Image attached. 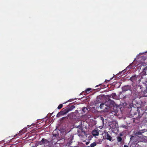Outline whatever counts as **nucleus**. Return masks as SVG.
Wrapping results in <instances>:
<instances>
[{"label":"nucleus","instance_id":"nucleus-18","mask_svg":"<svg viewBox=\"0 0 147 147\" xmlns=\"http://www.w3.org/2000/svg\"><path fill=\"white\" fill-rule=\"evenodd\" d=\"M137 88L138 89L139 88L140 89V91H142V88L141 86V85H138L137 86Z\"/></svg>","mask_w":147,"mask_h":147},{"label":"nucleus","instance_id":"nucleus-27","mask_svg":"<svg viewBox=\"0 0 147 147\" xmlns=\"http://www.w3.org/2000/svg\"><path fill=\"white\" fill-rule=\"evenodd\" d=\"M82 132L84 133V134H85V132L84 131H83L82 129Z\"/></svg>","mask_w":147,"mask_h":147},{"label":"nucleus","instance_id":"nucleus-25","mask_svg":"<svg viewBox=\"0 0 147 147\" xmlns=\"http://www.w3.org/2000/svg\"><path fill=\"white\" fill-rule=\"evenodd\" d=\"M78 136L80 137H82L83 136V135H81L80 134H78Z\"/></svg>","mask_w":147,"mask_h":147},{"label":"nucleus","instance_id":"nucleus-17","mask_svg":"<svg viewBox=\"0 0 147 147\" xmlns=\"http://www.w3.org/2000/svg\"><path fill=\"white\" fill-rule=\"evenodd\" d=\"M78 110H76L75 111V113L76 115V117L77 116L78 117H80V115H79V116H77L78 114V113H79H79L78 112Z\"/></svg>","mask_w":147,"mask_h":147},{"label":"nucleus","instance_id":"nucleus-8","mask_svg":"<svg viewBox=\"0 0 147 147\" xmlns=\"http://www.w3.org/2000/svg\"><path fill=\"white\" fill-rule=\"evenodd\" d=\"M66 114L65 113V112H64V111H60L57 114V117H60L61 116H62V115H65Z\"/></svg>","mask_w":147,"mask_h":147},{"label":"nucleus","instance_id":"nucleus-35","mask_svg":"<svg viewBox=\"0 0 147 147\" xmlns=\"http://www.w3.org/2000/svg\"><path fill=\"white\" fill-rule=\"evenodd\" d=\"M127 126H125V128H126V127H127Z\"/></svg>","mask_w":147,"mask_h":147},{"label":"nucleus","instance_id":"nucleus-20","mask_svg":"<svg viewBox=\"0 0 147 147\" xmlns=\"http://www.w3.org/2000/svg\"><path fill=\"white\" fill-rule=\"evenodd\" d=\"M104 103H102L100 104V109H102L103 108V107L104 106Z\"/></svg>","mask_w":147,"mask_h":147},{"label":"nucleus","instance_id":"nucleus-4","mask_svg":"<svg viewBox=\"0 0 147 147\" xmlns=\"http://www.w3.org/2000/svg\"><path fill=\"white\" fill-rule=\"evenodd\" d=\"M79 111L82 115L85 114L88 112V109L87 107H84L82 108V110H80Z\"/></svg>","mask_w":147,"mask_h":147},{"label":"nucleus","instance_id":"nucleus-36","mask_svg":"<svg viewBox=\"0 0 147 147\" xmlns=\"http://www.w3.org/2000/svg\"><path fill=\"white\" fill-rule=\"evenodd\" d=\"M143 63H142V64H141V65H142V64Z\"/></svg>","mask_w":147,"mask_h":147},{"label":"nucleus","instance_id":"nucleus-10","mask_svg":"<svg viewBox=\"0 0 147 147\" xmlns=\"http://www.w3.org/2000/svg\"><path fill=\"white\" fill-rule=\"evenodd\" d=\"M42 140L43 142V143L44 144H48L49 143L51 142L48 140L47 139L43 138L42 139Z\"/></svg>","mask_w":147,"mask_h":147},{"label":"nucleus","instance_id":"nucleus-37","mask_svg":"<svg viewBox=\"0 0 147 147\" xmlns=\"http://www.w3.org/2000/svg\"><path fill=\"white\" fill-rule=\"evenodd\" d=\"M110 96V97H111V96Z\"/></svg>","mask_w":147,"mask_h":147},{"label":"nucleus","instance_id":"nucleus-31","mask_svg":"<svg viewBox=\"0 0 147 147\" xmlns=\"http://www.w3.org/2000/svg\"><path fill=\"white\" fill-rule=\"evenodd\" d=\"M56 135H57L56 134H53V136H54L56 137Z\"/></svg>","mask_w":147,"mask_h":147},{"label":"nucleus","instance_id":"nucleus-11","mask_svg":"<svg viewBox=\"0 0 147 147\" xmlns=\"http://www.w3.org/2000/svg\"><path fill=\"white\" fill-rule=\"evenodd\" d=\"M92 134L93 136H98L99 133L98 131L96 130H94L92 131Z\"/></svg>","mask_w":147,"mask_h":147},{"label":"nucleus","instance_id":"nucleus-34","mask_svg":"<svg viewBox=\"0 0 147 147\" xmlns=\"http://www.w3.org/2000/svg\"><path fill=\"white\" fill-rule=\"evenodd\" d=\"M91 147L90 146H87V147Z\"/></svg>","mask_w":147,"mask_h":147},{"label":"nucleus","instance_id":"nucleus-30","mask_svg":"<svg viewBox=\"0 0 147 147\" xmlns=\"http://www.w3.org/2000/svg\"><path fill=\"white\" fill-rule=\"evenodd\" d=\"M98 103H95V105L96 106L97 105L98 106Z\"/></svg>","mask_w":147,"mask_h":147},{"label":"nucleus","instance_id":"nucleus-1","mask_svg":"<svg viewBox=\"0 0 147 147\" xmlns=\"http://www.w3.org/2000/svg\"><path fill=\"white\" fill-rule=\"evenodd\" d=\"M107 102L109 104L108 106L106 105L108 107H111V113L114 115L117 114L119 111V106L117 105L113 100H111L110 98L108 99L107 102H106V103Z\"/></svg>","mask_w":147,"mask_h":147},{"label":"nucleus","instance_id":"nucleus-14","mask_svg":"<svg viewBox=\"0 0 147 147\" xmlns=\"http://www.w3.org/2000/svg\"><path fill=\"white\" fill-rule=\"evenodd\" d=\"M91 88H88L86 89L85 91V92L87 93H89L91 91Z\"/></svg>","mask_w":147,"mask_h":147},{"label":"nucleus","instance_id":"nucleus-9","mask_svg":"<svg viewBox=\"0 0 147 147\" xmlns=\"http://www.w3.org/2000/svg\"><path fill=\"white\" fill-rule=\"evenodd\" d=\"M147 131V130L146 129H143L142 130H139L138 131L136 132V134L139 135H141L142 134L145 132Z\"/></svg>","mask_w":147,"mask_h":147},{"label":"nucleus","instance_id":"nucleus-6","mask_svg":"<svg viewBox=\"0 0 147 147\" xmlns=\"http://www.w3.org/2000/svg\"><path fill=\"white\" fill-rule=\"evenodd\" d=\"M137 78L138 76H137L136 75H134L131 77L130 78L129 80L131 81H132L133 83H135L137 81Z\"/></svg>","mask_w":147,"mask_h":147},{"label":"nucleus","instance_id":"nucleus-7","mask_svg":"<svg viewBox=\"0 0 147 147\" xmlns=\"http://www.w3.org/2000/svg\"><path fill=\"white\" fill-rule=\"evenodd\" d=\"M139 94H142V95L140 97V98L142 97H147V90H145L143 92H139Z\"/></svg>","mask_w":147,"mask_h":147},{"label":"nucleus","instance_id":"nucleus-3","mask_svg":"<svg viewBox=\"0 0 147 147\" xmlns=\"http://www.w3.org/2000/svg\"><path fill=\"white\" fill-rule=\"evenodd\" d=\"M75 107V106L74 105H72L71 106H68L67 108L65 109L64 111L66 114L69 111H72Z\"/></svg>","mask_w":147,"mask_h":147},{"label":"nucleus","instance_id":"nucleus-16","mask_svg":"<svg viewBox=\"0 0 147 147\" xmlns=\"http://www.w3.org/2000/svg\"><path fill=\"white\" fill-rule=\"evenodd\" d=\"M43 141H42V139L40 141L38 142V144L39 145H42L44 144L43 143Z\"/></svg>","mask_w":147,"mask_h":147},{"label":"nucleus","instance_id":"nucleus-12","mask_svg":"<svg viewBox=\"0 0 147 147\" xmlns=\"http://www.w3.org/2000/svg\"><path fill=\"white\" fill-rule=\"evenodd\" d=\"M104 139H98L97 141L96 142V144H100L102 143V141Z\"/></svg>","mask_w":147,"mask_h":147},{"label":"nucleus","instance_id":"nucleus-24","mask_svg":"<svg viewBox=\"0 0 147 147\" xmlns=\"http://www.w3.org/2000/svg\"><path fill=\"white\" fill-rule=\"evenodd\" d=\"M127 97V96H123L122 97V98H123V99L126 98Z\"/></svg>","mask_w":147,"mask_h":147},{"label":"nucleus","instance_id":"nucleus-29","mask_svg":"<svg viewBox=\"0 0 147 147\" xmlns=\"http://www.w3.org/2000/svg\"><path fill=\"white\" fill-rule=\"evenodd\" d=\"M89 142H87L86 143V145H88V144H89Z\"/></svg>","mask_w":147,"mask_h":147},{"label":"nucleus","instance_id":"nucleus-33","mask_svg":"<svg viewBox=\"0 0 147 147\" xmlns=\"http://www.w3.org/2000/svg\"><path fill=\"white\" fill-rule=\"evenodd\" d=\"M98 85H97V86H96V87H98Z\"/></svg>","mask_w":147,"mask_h":147},{"label":"nucleus","instance_id":"nucleus-38","mask_svg":"<svg viewBox=\"0 0 147 147\" xmlns=\"http://www.w3.org/2000/svg\"><path fill=\"white\" fill-rule=\"evenodd\" d=\"M34 147V146H32V147Z\"/></svg>","mask_w":147,"mask_h":147},{"label":"nucleus","instance_id":"nucleus-5","mask_svg":"<svg viewBox=\"0 0 147 147\" xmlns=\"http://www.w3.org/2000/svg\"><path fill=\"white\" fill-rule=\"evenodd\" d=\"M122 89L123 91H126L127 90H131V87L130 86H125L122 88Z\"/></svg>","mask_w":147,"mask_h":147},{"label":"nucleus","instance_id":"nucleus-23","mask_svg":"<svg viewBox=\"0 0 147 147\" xmlns=\"http://www.w3.org/2000/svg\"><path fill=\"white\" fill-rule=\"evenodd\" d=\"M20 133L23 134L24 133V132L23 131V130H21L20 131Z\"/></svg>","mask_w":147,"mask_h":147},{"label":"nucleus","instance_id":"nucleus-21","mask_svg":"<svg viewBox=\"0 0 147 147\" xmlns=\"http://www.w3.org/2000/svg\"><path fill=\"white\" fill-rule=\"evenodd\" d=\"M113 98H114L116 96V94L115 93H113L111 94V95Z\"/></svg>","mask_w":147,"mask_h":147},{"label":"nucleus","instance_id":"nucleus-26","mask_svg":"<svg viewBox=\"0 0 147 147\" xmlns=\"http://www.w3.org/2000/svg\"><path fill=\"white\" fill-rule=\"evenodd\" d=\"M76 127L78 128H81V126H80V125H78Z\"/></svg>","mask_w":147,"mask_h":147},{"label":"nucleus","instance_id":"nucleus-2","mask_svg":"<svg viewBox=\"0 0 147 147\" xmlns=\"http://www.w3.org/2000/svg\"><path fill=\"white\" fill-rule=\"evenodd\" d=\"M104 132L105 133V135L103 136V139L108 140L110 141H111L112 139V137L109 135L108 132L106 131H105Z\"/></svg>","mask_w":147,"mask_h":147},{"label":"nucleus","instance_id":"nucleus-39","mask_svg":"<svg viewBox=\"0 0 147 147\" xmlns=\"http://www.w3.org/2000/svg\"><path fill=\"white\" fill-rule=\"evenodd\" d=\"M100 85H101V84H100L99 85V86Z\"/></svg>","mask_w":147,"mask_h":147},{"label":"nucleus","instance_id":"nucleus-13","mask_svg":"<svg viewBox=\"0 0 147 147\" xmlns=\"http://www.w3.org/2000/svg\"><path fill=\"white\" fill-rule=\"evenodd\" d=\"M117 141L118 142H120L122 140V138L120 136H117Z\"/></svg>","mask_w":147,"mask_h":147},{"label":"nucleus","instance_id":"nucleus-28","mask_svg":"<svg viewBox=\"0 0 147 147\" xmlns=\"http://www.w3.org/2000/svg\"><path fill=\"white\" fill-rule=\"evenodd\" d=\"M123 147H129L127 146L126 145H124Z\"/></svg>","mask_w":147,"mask_h":147},{"label":"nucleus","instance_id":"nucleus-15","mask_svg":"<svg viewBox=\"0 0 147 147\" xmlns=\"http://www.w3.org/2000/svg\"><path fill=\"white\" fill-rule=\"evenodd\" d=\"M96 144H96V142H94L92 144H91L90 145V146L91 147H94L95 146H96Z\"/></svg>","mask_w":147,"mask_h":147},{"label":"nucleus","instance_id":"nucleus-19","mask_svg":"<svg viewBox=\"0 0 147 147\" xmlns=\"http://www.w3.org/2000/svg\"><path fill=\"white\" fill-rule=\"evenodd\" d=\"M63 106V105L62 104H60L57 107V109H60Z\"/></svg>","mask_w":147,"mask_h":147},{"label":"nucleus","instance_id":"nucleus-22","mask_svg":"<svg viewBox=\"0 0 147 147\" xmlns=\"http://www.w3.org/2000/svg\"><path fill=\"white\" fill-rule=\"evenodd\" d=\"M147 70V66L143 69L144 71H145V72H146V71Z\"/></svg>","mask_w":147,"mask_h":147},{"label":"nucleus","instance_id":"nucleus-32","mask_svg":"<svg viewBox=\"0 0 147 147\" xmlns=\"http://www.w3.org/2000/svg\"><path fill=\"white\" fill-rule=\"evenodd\" d=\"M122 136V134H120V136Z\"/></svg>","mask_w":147,"mask_h":147}]
</instances>
